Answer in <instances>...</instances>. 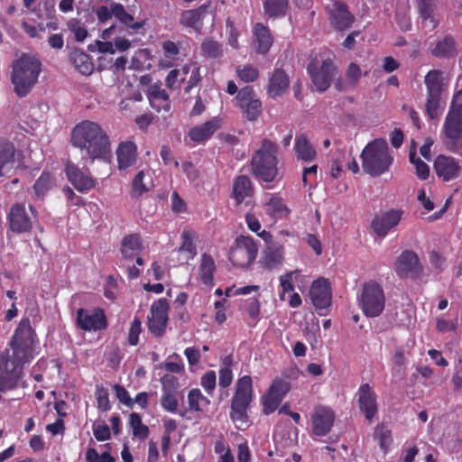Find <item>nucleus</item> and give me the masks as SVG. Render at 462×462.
I'll return each mask as SVG.
<instances>
[{
    "instance_id": "a878e982",
    "label": "nucleus",
    "mask_w": 462,
    "mask_h": 462,
    "mask_svg": "<svg viewBox=\"0 0 462 462\" xmlns=\"http://www.w3.org/2000/svg\"><path fill=\"white\" fill-rule=\"evenodd\" d=\"M221 127V119L213 117L202 125L192 127L188 137L194 143H202L208 141Z\"/></svg>"
},
{
    "instance_id": "338daca9",
    "label": "nucleus",
    "mask_w": 462,
    "mask_h": 462,
    "mask_svg": "<svg viewBox=\"0 0 462 462\" xmlns=\"http://www.w3.org/2000/svg\"><path fill=\"white\" fill-rule=\"evenodd\" d=\"M162 383V393L171 392V393H180L179 391L180 383L179 379L171 374H165L161 378Z\"/></svg>"
},
{
    "instance_id": "2eb2a0df",
    "label": "nucleus",
    "mask_w": 462,
    "mask_h": 462,
    "mask_svg": "<svg viewBox=\"0 0 462 462\" xmlns=\"http://www.w3.org/2000/svg\"><path fill=\"white\" fill-rule=\"evenodd\" d=\"M239 108L249 121L256 120L262 114V102L257 98L252 87L241 88L236 95Z\"/></svg>"
},
{
    "instance_id": "5701e85b",
    "label": "nucleus",
    "mask_w": 462,
    "mask_h": 462,
    "mask_svg": "<svg viewBox=\"0 0 462 462\" xmlns=\"http://www.w3.org/2000/svg\"><path fill=\"white\" fill-rule=\"evenodd\" d=\"M402 211L391 209L380 216H376L371 224L373 231L379 236H385L401 221Z\"/></svg>"
},
{
    "instance_id": "72a5a7b5",
    "label": "nucleus",
    "mask_w": 462,
    "mask_h": 462,
    "mask_svg": "<svg viewBox=\"0 0 462 462\" xmlns=\"http://www.w3.org/2000/svg\"><path fill=\"white\" fill-rule=\"evenodd\" d=\"M289 88V78L282 69H276L269 79L267 93L276 98L282 96Z\"/></svg>"
},
{
    "instance_id": "603ef678",
    "label": "nucleus",
    "mask_w": 462,
    "mask_h": 462,
    "mask_svg": "<svg viewBox=\"0 0 462 462\" xmlns=\"http://www.w3.org/2000/svg\"><path fill=\"white\" fill-rule=\"evenodd\" d=\"M151 53L147 49H139L132 57L130 68L134 70H143L151 69Z\"/></svg>"
},
{
    "instance_id": "7c9ffc66",
    "label": "nucleus",
    "mask_w": 462,
    "mask_h": 462,
    "mask_svg": "<svg viewBox=\"0 0 462 462\" xmlns=\"http://www.w3.org/2000/svg\"><path fill=\"white\" fill-rule=\"evenodd\" d=\"M253 35L257 52H268L273 42L269 28L262 23H257L253 28Z\"/></svg>"
},
{
    "instance_id": "9b49d317",
    "label": "nucleus",
    "mask_w": 462,
    "mask_h": 462,
    "mask_svg": "<svg viewBox=\"0 0 462 462\" xmlns=\"http://www.w3.org/2000/svg\"><path fill=\"white\" fill-rule=\"evenodd\" d=\"M307 69L317 90L323 92L329 88L336 71V67L334 66L332 59L328 57L322 60L320 66H319V60L317 59L311 60Z\"/></svg>"
},
{
    "instance_id": "7ed1b4c3",
    "label": "nucleus",
    "mask_w": 462,
    "mask_h": 462,
    "mask_svg": "<svg viewBox=\"0 0 462 462\" xmlns=\"http://www.w3.org/2000/svg\"><path fill=\"white\" fill-rule=\"evenodd\" d=\"M361 159L364 171L372 177L388 172L394 160L383 139H374L368 143L362 151Z\"/></svg>"
},
{
    "instance_id": "c85d7f7f",
    "label": "nucleus",
    "mask_w": 462,
    "mask_h": 462,
    "mask_svg": "<svg viewBox=\"0 0 462 462\" xmlns=\"http://www.w3.org/2000/svg\"><path fill=\"white\" fill-rule=\"evenodd\" d=\"M448 82L449 78L440 69H431L424 78L427 94L442 95Z\"/></svg>"
},
{
    "instance_id": "2f4dec72",
    "label": "nucleus",
    "mask_w": 462,
    "mask_h": 462,
    "mask_svg": "<svg viewBox=\"0 0 462 462\" xmlns=\"http://www.w3.org/2000/svg\"><path fill=\"white\" fill-rule=\"evenodd\" d=\"M443 134L451 143L457 142L462 135V116L448 111L443 125Z\"/></svg>"
},
{
    "instance_id": "c9c22d12",
    "label": "nucleus",
    "mask_w": 462,
    "mask_h": 462,
    "mask_svg": "<svg viewBox=\"0 0 462 462\" xmlns=\"http://www.w3.org/2000/svg\"><path fill=\"white\" fill-rule=\"evenodd\" d=\"M305 276L301 274L300 270H293L279 277L282 291L279 294L280 300H285V294L294 291L295 283L303 282Z\"/></svg>"
},
{
    "instance_id": "58836bf2",
    "label": "nucleus",
    "mask_w": 462,
    "mask_h": 462,
    "mask_svg": "<svg viewBox=\"0 0 462 462\" xmlns=\"http://www.w3.org/2000/svg\"><path fill=\"white\" fill-rule=\"evenodd\" d=\"M14 145L11 142L0 138V176H2L7 169L14 166Z\"/></svg>"
},
{
    "instance_id": "0e129e2a",
    "label": "nucleus",
    "mask_w": 462,
    "mask_h": 462,
    "mask_svg": "<svg viewBox=\"0 0 462 462\" xmlns=\"http://www.w3.org/2000/svg\"><path fill=\"white\" fill-rule=\"evenodd\" d=\"M237 78L246 83L254 82L259 76L258 69L253 65H245L244 67H238L236 69Z\"/></svg>"
},
{
    "instance_id": "864d4df0",
    "label": "nucleus",
    "mask_w": 462,
    "mask_h": 462,
    "mask_svg": "<svg viewBox=\"0 0 462 462\" xmlns=\"http://www.w3.org/2000/svg\"><path fill=\"white\" fill-rule=\"evenodd\" d=\"M201 54L207 59H217L222 56V45L212 39H205L200 46Z\"/></svg>"
},
{
    "instance_id": "69168bd1",
    "label": "nucleus",
    "mask_w": 462,
    "mask_h": 462,
    "mask_svg": "<svg viewBox=\"0 0 462 462\" xmlns=\"http://www.w3.org/2000/svg\"><path fill=\"white\" fill-rule=\"evenodd\" d=\"M97 409L101 411H107L111 409L108 390L103 386L97 387L95 393Z\"/></svg>"
},
{
    "instance_id": "e2e57ef3",
    "label": "nucleus",
    "mask_w": 462,
    "mask_h": 462,
    "mask_svg": "<svg viewBox=\"0 0 462 462\" xmlns=\"http://www.w3.org/2000/svg\"><path fill=\"white\" fill-rule=\"evenodd\" d=\"M119 3H111L109 6L100 5L93 9V12L97 15L99 23H106L112 19L113 16L116 18V5H119Z\"/></svg>"
},
{
    "instance_id": "4c0bfd02",
    "label": "nucleus",
    "mask_w": 462,
    "mask_h": 462,
    "mask_svg": "<svg viewBox=\"0 0 462 462\" xmlns=\"http://www.w3.org/2000/svg\"><path fill=\"white\" fill-rule=\"evenodd\" d=\"M294 150L299 160L312 162L316 159L317 152L304 134L296 137Z\"/></svg>"
},
{
    "instance_id": "393cba45",
    "label": "nucleus",
    "mask_w": 462,
    "mask_h": 462,
    "mask_svg": "<svg viewBox=\"0 0 462 462\" xmlns=\"http://www.w3.org/2000/svg\"><path fill=\"white\" fill-rule=\"evenodd\" d=\"M263 206L265 214L275 223L288 218L291 212L283 199L277 193L270 194Z\"/></svg>"
},
{
    "instance_id": "774afa93",
    "label": "nucleus",
    "mask_w": 462,
    "mask_h": 462,
    "mask_svg": "<svg viewBox=\"0 0 462 462\" xmlns=\"http://www.w3.org/2000/svg\"><path fill=\"white\" fill-rule=\"evenodd\" d=\"M217 383V374L213 370L207 371L204 374H202L200 378V385L203 389L208 393L212 395Z\"/></svg>"
},
{
    "instance_id": "c756f323",
    "label": "nucleus",
    "mask_w": 462,
    "mask_h": 462,
    "mask_svg": "<svg viewBox=\"0 0 462 462\" xmlns=\"http://www.w3.org/2000/svg\"><path fill=\"white\" fill-rule=\"evenodd\" d=\"M148 99L151 106L157 112L171 110V100L165 89L159 85H152L148 91Z\"/></svg>"
},
{
    "instance_id": "412c9836",
    "label": "nucleus",
    "mask_w": 462,
    "mask_h": 462,
    "mask_svg": "<svg viewBox=\"0 0 462 462\" xmlns=\"http://www.w3.org/2000/svg\"><path fill=\"white\" fill-rule=\"evenodd\" d=\"M285 248L282 245L273 243V240L267 243L259 261L261 266L268 271L281 267L284 262Z\"/></svg>"
},
{
    "instance_id": "3c124183",
    "label": "nucleus",
    "mask_w": 462,
    "mask_h": 462,
    "mask_svg": "<svg viewBox=\"0 0 462 462\" xmlns=\"http://www.w3.org/2000/svg\"><path fill=\"white\" fill-rule=\"evenodd\" d=\"M129 425L134 438L144 440L149 436V428L143 423L142 417L139 413L133 412L129 416Z\"/></svg>"
},
{
    "instance_id": "052dcab7",
    "label": "nucleus",
    "mask_w": 462,
    "mask_h": 462,
    "mask_svg": "<svg viewBox=\"0 0 462 462\" xmlns=\"http://www.w3.org/2000/svg\"><path fill=\"white\" fill-rule=\"evenodd\" d=\"M53 184L54 181L51 175L43 171L33 186L36 196H44L46 192L52 188Z\"/></svg>"
},
{
    "instance_id": "1a4fd4ad",
    "label": "nucleus",
    "mask_w": 462,
    "mask_h": 462,
    "mask_svg": "<svg viewBox=\"0 0 462 462\" xmlns=\"http://www.w3.org/2000/svg\"><path fill=\"white\" fill-rule=\"evenodd\" d=\"M23 368L9 357V351L0 353V392L24 386Z\"/></svg>"
},
{
    "instance_id": "c03bdc74",
    "label": "nucleus",
    "mask_w": 462,
    "mask_h": 462,
    "mask_svg": "<svg viewBox=\"0 0 462 462\" xmlns=\"http://www.w3.org/2000/svg\"><path fill=\"white\" fill-rule=\"evenodd\" d=\"M163 59L160 60L159 66L162 69H169L174 65L180 54V48L177 43L172 41H165L162 42Z\"/></svg>"
},
{
    "instance_id": "37998d69",
    "label": "nucleus",
    "mask_w": 462,
    "mask_h": 462,
    "mask_svg": "<svg viewBox=\"0 0 462 462\" xmlns=\"http://www.w3.org/2000/svg\"><path fill=\"white\" fill-rule=\"evenodd\" d=\"M182 399L180 393H162L161 406L162 408L171 413H179L181 417H187L188 411H178L180 400Z\"/></svg>"
},
{
    "instance_id": "8fccbe9b",
    "label": "nucleus",
    "mask_w": 462,
    "mask_h": 462,
    "mask_svg": "<svg viewBox=\"0 0 462 462\" xmlns=\"http://www.w3.org/2000/svg\"><path fill=\"white\" fill-rule=\"evenodd\" d=\"M245 221L248 229L255 233L265 243H269L273 239V235L266 230H261L262 225L258 217L252 212H248L245 216Z\"/></svg>"
},
{
    "instance_id": "de8ad7c7",
    "label": "nucleus",
    "mask_w": 462,
    "mask_h": 462,
    "mask_svg": "<svg viewBox=\"0 0 462 462\" xmlns=\"http://www.w3.org/2000/svg\"><path fill=\"white\" fill-rule=\"evenodd\" d=\"M71 60L76 69L83 75L92 73L94 66L90 57L83 51H75L71 54Z\"/></svg>"
},
{
    "instance_id": "a18cd8bd",
    "label": "nucleus",
    "mask_w": 462,
    "mask_h": 462,
    "mask_svg": "<svg viewBox=\"0 0 462 462\" xmlns=\"http://www.w3.org/2000/svg\"><path fill=\"white\" fill-rule=\"evenodd\" d=\"M263 6L269 18L282 17L289 7V0H263Z\"/></svg>"
},
{
    "instance_id": "f704fd0d",
    "label": "nucleus",
    "mask_w": 462,
    "mask_h": 462,
    "mask_svg": "<svg viewBox=\"0 0 462 462\" xmlns=\"http://www.w3.org/2000/svg\"><path fill=\"white\" fill-rule=\"evenodd\" d=\"M253 194L254 189L251 180L245 175L236 177L232 190V197L235 199L236 205L241 204L246 198L252 197Z\"/></svg>"
},
{
    "instance_id": "09e8293b",
    "label": "nucleus",
    "mask_w": 462,
    "mask_h": 462,
    "mask_svg": "<svg viewBox=\"0 0 462 462\" xmlns=\"http://www.w3.org/2000/svg\"><path fill=\"white\" fill-rule=\"evenodd\" d=\"M245 310L248 315V319H246L247 325L251 328H254L260 319L261 304L259 300L255 297L245 300Z\"/></svg>"
},
{
    "instance_id": "f03ea898",
    "label": "nucleus",
    "mask_w": 462,
    "mask_h": 462,
    "mask_svg": "<svg viewBox=\"0 0 462 462\" xmlns=\"http://www.w3.org/2000/svg\"><path fill=\"white\" fill-rule=\"evenodd\" d=\"M42 70L39 59L30 54H22L12 63L11 82L14 92L19 97H26L38 82Z\"/></svg>"
},
{
    "instance_id": "dca6fc26",
    "label": "nucleus",
    "mask_w": 462,
    "mask_h": 462,
    "mask_svg": "<svg viewBox=\"0 0 462 462\" xmlns=\"http://www.w3.org/2000/svg\"><path fill=\"white\" fill-rule=\"evenodd\" d=\"M434 171L443 181H450L461 175L462 167L458 160L452 156L438 155L434 161Z\"/></svg>"
},
{
    "instance_id": "f257e3e1",
    "label": "nucleus",
    "mask_w": 462,
    "mask_h": 462,
    "mask_svg": "<svg viewBox=\"0 0 462 462\" xmlns=\"http://www.w3.org/2000/svg\"><path fill=\"white\" fill-rule=\"evenodd\" d=\"M72 146L86 151L88 157L105 159L110 154L111 143L108 134L102 125L92 120H82L71 130Z\"/></svg>"
},
{
    "instance_id": "473e14b6",
    "label": "nucleus",
    "mask_w": 462,
    "mask_h": 462,
    "mask_svg": "<svg viewBox=\"0 0 462 462\" xmlns=\"http://www.w3.org/2000/svg\"><path fill=\"white\" fill-rule=\"evenodd\" d=\"M116 155L119 169H126L135 162L137 147L134 142H123L116 150Z\"/></svg>"
},
{
    "instance_id": "39448f33",
    "label": "nucleus",
    "mask_w": 462,
    "mask_h": 462,
    "mask_svg": "<svg viewBox=\"0 0 462 462\" xmlns=\"http://www.w3.org/2000/svg\"><path fill=\"white\" fill-rule=\"evenodd\" d=\"M253 381L250 375L239 377L235 385V393L231 400L230 418L236 427L245 430L250 426L247 411L253 401Z\"/></svg>"
},
{
    "instance_id": "ea45409f",
    "label": "nucleus",
    "mask_w": 462,
    "mask_h": 462,
    "mask_svg": "<svg viewBox=\"0 0 462 462\" xmlns=\"http://www.w3.org/2000/svg\"><path fill=\"white\" fill-rule=\"evenodd\" d=\"M206 14V6L202 5L198 9L186 10L180 15V23L199 31L202 27V20Z\"/></svg>"
},
{
    "instance_id": "49530a36",
    "label": "nucleus",
    "mask_w": 462,
    "mask_h": 462,
    "mask_svg": "<svg viewBox=\"0 0 462 462\" xmlns=\"http://www.w3.org/2000/svg\"><path fill=\"white\" fill-rule=\"evenodd\" d=\"M232 357L230 356H225L222 359L221 365L218 371V385L221 388H228L233 382V371H232Z\"/></svg>"
},
{
    "instance_id": "4468645a",
    "label": "nucleus",
    "mask_w": 462,
    "mask_h": 462,
    "mask_svg": "<svg viewBox=\"0 0 462 462\" xmlns=\"http://www.w3.org/2000/svg\"><path fill=\"white\" fill-rule=\"evenodd\" d=\"M289 383L280 378H275L268 391L262 396L263 411L269 415L273 413L282 402L285 394L289 392Z\"/></svg>"
},
{
    "instance_id": "0eeeda50",
    "label": "nucleus",
    "mask_w": 462,
    "mask_h": 462,
    "mask_svg": "<svg viewBox=\"0 0 462 462\" xmlns=\"http://www.w3.org/2000/svg\"><path fill=\"white\" fill-rule=\"evenodd\" d=\"M357 300L360 310L366 318H376L384 310L386 297L380 283L368 281L363 284Z\"/></svg>"
},
{
    "instance_id": "f8f14e48",
    "label": "nucleus",
    "mask_w": 462,
    "mask_h": 462,
    "mask_svg": "<svg viewBox=\"0 0 462 462\" xmlns=\"http://www.w3.org/2000/svg\"><path fill=\"white\" fill-rule=\"evenodd\" d=\"M310 298L319 314L325 315L332 303V288L328 279L319 277L314 280L310 288Z\"/></svg>"
},
{
    "instance_id": "13d9d810",
    "label": "nucleus",
    "mask_w": 462,
    "mask_h": 462,
    "mask_svg": "<svg viewBox=\"0 0 462 462\" xmlns=\"http://www.w3.org/2000/svg\"><path fill=\"white\" fill-rule=\"evenodd\" d=\"M418 5L420 17L423 21H430L431 28L434 29L438 25V22L432 16L433 13V1L432 0H416Z\"/></svg>"
},
{
    "instance_id": "e433bc0d",
    "label": "nucleus",
    "mask_w": 462,
    "mask_h": 462,
    "mask_svg": "<svg viewBox=\"0 0 462 462\" xmlns=\"http://www.w3.org/2000/svg\"><path fill=\"white\" fill-rule=\"evenodd\" d=\"M457 53L455 39L451 35H446L439 40L431 50V54L437 58H452Z\"/></svg>"
},
{
    "instance_id": "bf43d9fd",
    "label": "nucleus",
    "mask_w": 462,
    "mask_h": 462,
    "mask_svg": "<svg viewBox=\"0 0 462 462\" xmlns=\"http://www.w3.org/2000/svg\"><path fill=\"white\" fill-rule=\"evenodd\" d=\"M189 66L185 65L182 68V77L179 69H171L165 79L166 87L170 89H179L181 86V82L185 79V76L189 73Z\"/></svg>"
},
{
    "instance_id": "6ab92c4d",
    "label": "nucleus",
    "mask_w": 462,
    "mask_h": 462,
    "mask_svg": "<svg viewBox=\"0 0 462 462\" xmlns=\"http://www.w3.org/2000/svg\"><path fill=\"white\" fill-rule=\"evenodd\" d=\"M312 431L316 436L327 435L335 421V413L332 409L325 406H318L311 415Z\"/></svg>"
},
{
    "instance_id": "cd10ccee",
    "label": "nucleus",
    "mask_w": 462,
    "mask_h": 462,
    "mask_svg": "<svg viewBox=\"0 0 462 462\" xmlns=\"http://www.w3.org/2000/svg\"><path fill=\"white\" fill-rule=\"evenodd\" d=\"M196 237V233L191 229H184L182 231L180 235V245L176 249L180 263H186L193 260L197 255V246L194 243Z\"/></svg>"
},
{
    "instance_id": "5fc2aeb1",
    "label": "nucleus",
    "mask_w": 462,
    "mask_h": 462,
    "mask_svg": "<svg viewBox=\"0 0 462 462\" xmlns=\"http://www.w3.org/2000/svg\"><path fill=\"white\" fill-rule=\"evenodd\" d=\"M116 19L130 29L137 31L141 29L145 22H135L132 14H128L123 5H116Z\"/></svg>"
},
{
    "instance_id": "4d7b16f0",
    "label": "nucleus",
    "mask_w": 462,
    "mask_h": 462,
    "mask_svg": "<svg viewBox=\"0 0 462 462\" xmlns=\"http://www.w3.org/2000/svg\"><path fill=\"white\" fill-rule=\"evenodd\" d=\"M442 95L427 94L425 111L430 119L438 118L440 115V104Z\"/></svg>"
},
{
    "instance_id": "a211bd4d",
    "label": "nucleus",
    "mask_w": 462,
    "mask_h": 462,
    "mask_svg": "<svg viewBox=\"0 0 462 462\" xmlns=\"http://www.w3.org/2000/svg\"><path fill=\"white\" fill-rule=\"evenodd\" d=\"M331 25L338 31L348 29L355 17L348 11L347 5L340 1H334L327 7Z\"/></svg>"
},
{
    "instance_id": "9d476101",
    "label": "nucleus",
    "mask_w": 462,
    "mask_h": 462,
    "mask_svg": "<svg viewBox=\"0 0 462 462\" xmlns=\"http://www.w3.org/2000/svg\"><path fill=\"white\" fill-rule=\"evenodd\" d=\"M77 327L85 332H98L108 327L105 310L101 308L91 310L80 308L76 315Z\"/></svg>"
},
{
    "instance_id": "aec40b11",
    "label": "nucleus",
    "mask_w": 462,
    "mask_h": 462,
    "mask_svg": "<svg viewBox=\"0 0 462 462\" xmlns=\"http://www.w3.org/2000/svg\"><path fill=\"white\" fill-rule=\"evenodd\" d=\"M65 172L69 182L79 192H88L96 185V180L89 176L88 171H81L75 163L68 162Z\"/></svg>"
},
{
    "instance_id": "a19ab883",
    "label": "nucleus",
    "mask_w": 462,
    "mask_h": 462,
    "mask_svg": "<svg viewBox=\"0 0 462 462\" xmlns=\"http://www.w3.org/2000/svg\"><path fill=\"white\" fill-rule=\"evenodd\" d=\"M142 249L141 237L137 234L125 236L122 240L121 253L124 258L133 259Z\"/></svg>"
},
{
    "instance_id": "20e7f679",
    "label": "nucleus",
    "mask_w": 462,
    "mask_h": 462,
    "mask_svg": "<svg viewBox=\"0 0 462 462\" xmlns=\"http://www.w3.org/2000/svg\"><path fill=\"white\" fill-rule=\"evenodd\" d=\"M9 346V357L24 369L38 355V341L32 327L29 324H20L10 340Z\"/></svg>"
},
{
    "instance_id": "6e6d98bb",
    "label": "nucleus",
    "mask_w": 462,
    "mask_h": 462,
    "mask_svg": "<svg viewBox=\"0 0 462 462\" xmlns=\"http://www.w3.org/2000/svg\"><path fill=\"white\" fill-rule=\"evenodd\" d=\"M374 439L378 441L381 449L386 454L392 445V432L384 425H378L374 430Z\"/></svg>"
},
{
    "instance_id": "79ce46f5",
    "label": "nucleus",
    "mask_w": 462,
    "mask_h": 462,
    "mask_svg": "<svg viewBox=\"0 0 462 462\" xmlns=\"http://www.w3.org/2000/svg\"><path fill=\"white\" fill-rule=\"evenodd\" d=\"M187 398L189 410L193 412L202 413L208 410L210 404L209 399L204 396L198 388L191 389Z\"/></svg>"
},
{
    "instance_id": "ddd939ff",
    "label": "nucleus",
    "mask_w": 462,
    "mask_h": 462,
    "mask_svg": "<svg viewBox=\"0 0 462 462\" xmlns=\"http://www.w3.org/2000/svg\"><path fill=\"white\" fill-rule=\"evenodd\" d=\"M169 303L166 299H159L151 307L148 317V329L155 337H162L168 324Z\"/></svg>"
},
{
    "instance_id": "f3484780",
    "label": "nucleus",
    "mask_w": 462,
    "mask_h": 462,
    "mask_svg": "<svg viewBox=\"0 0 462 462\" xmlns=\"http://www.w3.org/2000/svg\"><path fill=\"white\" fill-rule=\"evenodd\" d=\"M7 221L10 230L16 234L27 233L32 227V218L27 214L24 204H14L7 215Z\"/></svg>"
},
{
    "instance_id": "b1692460",
    "label": "nucleus",
    "mask_w": 462,
    "mask_h": 462,
    "mask_svg": "<svg viewBox=\"0 0 462 462\" xmlns=\"http://www.w3.org/2000/svg\"><path fill=\"white\" fill-rule=\"evenodd\" d=\"M420 271L418 256L411 251H403L395 263V272L402 278L416 276Z\"/></svg>"
},
{
    "instance_id": "423d86ee",
    "label": "nucleus",
    "mask_w": 462,
    "mask_h": 462,
    "mask_svg": "<svg viewBox=\"0 0 462 462\" xmlns=\"http://www.w3.org/2000/svg\"><path fill=\"white\" fill-rule=\"evenodd\" d=\"M278 148L274 142L264 138L261 142L260 148L252 158V171L259 180L271 182L277 176L278 169Z\"/></svg>"
},
{
    "instance_id": "bb28decb",
    "label": "nucleus",
    "mask_w": 462,
    "mask_h": 462,
    "mask_svg": "<svg viewBox=\"0 0 462 462\" xmlns=\"http://www.w3.org/2000/svg\"><path fill=\"white\" fill-rule=\"evenodd\" d=\"M216 271L217 264L213 256L208 253H202L198 268L199 282L206 287L212 288L214 286Z\"/></svg>"
},
{
    "instance_id": "680f3d73",
    "label": "nucleus",
    "mask_w": 462,
    "mask_h": 462,
    "mask_svg": "<svg viewBox=\"0 0 462 462\" xmlns=\"http://www.w3.org/2000/svg\"><path fill=\"white\" fill-rule=\"evenodd\" d=\"M410 162L415 166L416 175L420 180H425L430 176V168L421 159L416 156V150H411Z\"/></svg>"
},
{
    "instance_id": "4be33fe9",
    "label": "nucleus",
    "mask_w": 462,
    "mask_h": 462,
    "mask_svg": "<svg viewBox=\"0 0 462 462\" xmlns=\"http://www.w3.org/2000/svg\"><path fill=\"white\" fill-rule=\"evenodd\" d=\"M356 395L360 411L364 413L365 419L371 421L378 411L376 395L374 390L368 383H364L360 385Z\"/></svg>"
},
{
    "instance_id": "6e6552de",
    "label": "nucleus",
    "mask_w": 462,
    "mask_h": 462,
    "mask_svg": "<svg viewBox=\"0 0 462 462\" xmlns=\"http://www.w3.org/2000/svg\"><path fill=\"white\" fill-rule=\"evenodd\" d=\"M258 253L256 241L250 236H239L229 251L228 259L237 268H247L255 260Z\"/></svg>"
}]
</instances>
